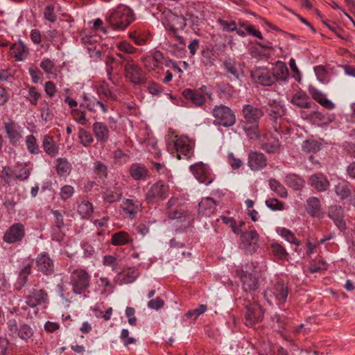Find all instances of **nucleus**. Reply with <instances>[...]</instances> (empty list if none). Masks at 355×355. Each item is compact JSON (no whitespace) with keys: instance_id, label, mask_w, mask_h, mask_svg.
I'll return each instance as SVG.
<instances>
[{"instance_id":"nucleus-1","label":"nucleus","mask_w":355,"mask_h":355,"mask_svg":"<svg viewBox=\"0 0 355 355\" xmlns=\"http://www.w3.org/2000/svg\"><path fill=\"white\" fill-rule=\"evenodd\" d=\"M134 20L135 14L132 10L123 4L119 5L106 16V21L116 31L125 29Z\"/></svg>"},{"instance_id":"nucleus-2","label":"nucleus","mask_w":355,"mask_h":355,"mask_svg":"<svg viewBox=\"0 0 355 355\" xmlns=\"http://www.w3.org/2000/svg\"><path fill=\"white\" fill-rule=\"evenodd\" d=\"M84 101L79 104L78 109H72L70 114L73 119L80 125H86L89 120L86 117V110L95 113L96 106H99L103 113L107 112V107L103 102L98 100H93L85 96H83Z\"/></svg>"},{"instance_id":"nucleus-3","label":"nucleus","mask_w":355,"mask_h":355,"mask_svg":"<svg viewBox=\"0 0 355 355\" xmlns=\"http://www.w3.org/2000/svg\"><path fill=\"white\" fill-rule=\"evenodd\" d=\"M289 293L288 287L283 280L277 279L264 291L263 297L268 303L272 305L275 303L279 306L284 305Z\"/></svg>"},{"instance_id":"nucleus-4","label":"nucleus","mask_w":355,"mask_h":355,"mask_svg":"<svg viewBox=\"0 0 355 355\" xmlns=\"http://www.w3.org/2000/svg\"><path fill=\"white\" fill-rule=\"evenodd\" d=\"M211 114L214 118V123L224 128L233 126L236 121L234 112L223 104L216 105L212 109Z\"/></svg>"},{"instance_id":"nucleus-5","label":"nucleus","mask_w":355,"mask_h":355,"mask_svg":"<svg viewBox=\"0 0 355 355\" xmlns=\"http://www.w3.org/2000/svg\"><path fill=\"white\" fill-rule=\"evenodd\" d=\"M240 278L242 288L247 295L248 293H251L258 289L259 281L256 267L252 263H246L242 267Z\"/></svg>"},{"instance_id":"nucleus-6","label":"nucleus","mask_w":355,"mask_h":355,"mask_svg":"<svg viewBox=\"0 0 355 355\" xmlns=\"http://www.w3.org/2000/svg\"><path fill=\"white\" fill-rule=\"evenodd\" d=\"M169 193V186L163 180L153 184L145 195V200L148 204H155L164 200Z\"/></svg>"},{"instance_id":"nucleus-7","label":"nucleus","mask_w":355,"mask_h":355,"mask_svg":"<svg viewBox=\"0 0 355 355\" xmlns=\"http://www.w3.org/2000/svg\"><path fill=\"white\" fill-rule=\"evenodd\" d=\"M90 275L83 269L74 270L70 276V284L76 294H82L89 286Z\"/></svg>"},{"instance_id":"nucleus-8","label":"nucleus","mask_w":355,"mask_h":355,"mask_svg":"<svg viewBox=\"0 0 355 355\" xmlns=\"http://www.w3.org/2000/svg\"><path fill=\"white\" fill-rule=\"evenodd\" d=\"M127 62L124 64V75L135 85H143L146 78L142 69L135 63L133 60L126 58Z\"/></svg>"},{"instance_id":"nucleus-9","label":"nucleus","mask_w":355,"mask_h":355,"mask_svg":"<svg viewBox=\"0 0 355 355\" xmlns=\"http://www.w3.org/2000/svg\"><path fill=\"white\" fill-rule=\"evenodd\" d=\"M250 76L257 84L263 86H270L277 80L275 73L264 67H257L250 71Z\"/></svg>"},{"instance_id":"nucleus-10","label":"nucleus","mask_w":355,"mask_h":355,"mask_svg":"<svg viewBox=\"0 0 355 355\" xmlns=\"http://www.w3.org/2000/svg\"><path fill=\"white\" fill-rule=\"evenodd\" d=\"M259 236L254 230L245 231L241 235V245L247 254H253L259 248Z\"/></svg>"},{"instance_id":"nucleus-11","label":"nucleus","mask_w":355,"mask_h":355,"mask_svg":"<svg viewBox=\"0 0 355 355\" xmlns=\"http://www.w3.org/2000/svg\"><path fill=\"white\" fill-rule=\"evenodd\" d=\"M173 146L176 151L175 157L178 159H182V155L189 158L193 153V142L186 136L176 137Z\"/></svg>"},{"instance_id":"nucleus-12","label":"nucleus","mask_w":355,"mask_h":355,"mask_svg":"<svg viewBox=\"0 0 355 355\" xmlns=\"http://www.w3.org/2000/svg\"><path fill=\"white\" fill-rule=\"evenodd\" d=\"M270 120L272 121V125L275 132H278V128L280 125L278 123V119H281L286 112L284 106L278 101H270L265 107Z\"/></svg>"},{"instance_id":"nucleus-13","label":"nucleus","mask_w":355,"mask_h":355,"mask_svg":"<svg viewBox=\"0 0 355 355\" xmlns=\"http://www.w3.org/2000/svg\"><path fill=\"white\" fill-rule=\"evenodd\" d=\"M24 236L25 226L21 223H15L6 230L3 236V241L12 244L21 241Z\"/></svg>"},{"instance_id":"nucleus-14","label":"nucleus","mask_w":355,"mask_h":355,"mask_svg":"<svg viewBox=\"0 0 355 355\" xmlns=\"http://www.w3.org/2000/svg\"><path fill=\"white\" fill-rule=\"evenodd\" d=\"M246 313L245 315V324L246 326L252 327L259 322L263 318V310L257 303H249L245 305Z\"/></svg>"},{"instance_id":"nucleus-15","label":"nucleus","mask_w":355,"mask_h":355,"mask_svg":"<svg viewBox=\"0 0 355 355\" xmlns=\"http://www.w3.org/2000/svg\"><path fill=\"white\" fill-rule=\"evenodd\" d=\"M35 263L37 270L43 275L49 276L54 273V261L47 252L40 253L36 257Z\"/></svg>"},{"instance_id":"nucleus-16","label":"nucleus","mask_w":355,"mask_h":355,"mask_svg":"<svg viewBox=\"0 0 355 355\" xmlns=\"http://www.w3.org/2000/svg\"><path fill=\"white\" fill-rule=\"evenodd\" d=\"M190 169L200 182L208 185L213 182L214 178L209 167L207 164L198 162L191 165Z\"/></svg>"},{"instance_id":"nucleus-17","label":"nucleus","mask_w":355,"mask_h":355,"mask_svg":"<svg viewBox=\"0 0 355 355\" xmlns=\"http://www.w3.org/2000/svg\"><path fill=\"white\" fill-rule=\"evenodd\" d=\"M243 120L241 123L259 125V120L263 116V112L261 109L251 105H245L242 110Z\"/></svg>"},{"instance_id":"nucleus-18","label":"nucleus","mask_w":355,"mask_h":355,"mask_svg":"<svg viewBox=\"0 0 355 355\" xmlns=\"http://www.w3.org/2000/svg\"><path fill=\"white\" fill-rule=\"evenodd\" d=\"M3 128L10 144H16L21 139L22 128L12 119H9L6 122H4Z\"/></svg>"},{"instance_id":"nucleus-19","label":"nucleus","mask_w":355,"mask_h":355,"mask_svg":"<svg viewBox=\"0 0 355 355\" xmlns=\"http://www.w3.org/2000/svg\"><path fill=\"white\" fill-rule=\"evenodd\" d=\"M197 3L193 2L189 8H183L182 10H180L177 11L175 9V14L176 15H180L182 17V22L181 24V28L183 29L187 26V21H189L191 23V26H198L199 17L193 14L192 9H196Z\"/></svg>"},{"instance_id":"nucleus-20","label":"nucleus","mask_w":355,"mask_h":355,"mask_svg":"<svg viewBox=\"0 0 355 355\" xmlns=\"http://www.w3.org/2000/svg\"><path fill=\"white\" fill-rule=\"evenodd\" d=\"M184 98L196 107H202L206 103V98L200 94V91L187 88L182 92Z\"/></svg>"},{"instance_id":"nucleus-21","label":"nucleus","mask_w":355,"mask_h":355,"mask_svg":"<svg viewBox=\"0 0 355 355\" xmlns=\"http://www.w3.org/2000/svg\"><path fill=\"white\" fill-rule=\"evenodd\" d=\"M47 300L48 294L44 289L38 290L33 288L26 297V305L32 308L45 303Z\"/></svg>"},{"instance_id":"nucleus-22","label":"nucleus","mask_w":355,"mask_h":355,"mask_svg":"<svg viewBox=\"0 0 355 355\" xmlns=\"http://www.w3.org/2000/svg\"><path fill=\"white\" fill-rule=\"evenodd\" d=\"M139 276V270L135 268H129L123 270L116 275L114 282L119 285L131 284Z\"/></svg>"},{"instance_id":"nucleus-23","label":"nucleus","mask_w":355,"mask_h":355,"mask_svg":"<svg viewBox=\"0 0 355 355\" xmlns=\"http://www.w3.org/2000/svg\"><path fill=\"white\" fill-rule=\"evenodd\" d=\"M8 53L16 61H22L28 58L29 49L21 40H19L17 42L10 44Z\"/></svg>"},{"instance_id":"nucleus-24","label":"nucleus","mask_w":355,"mask_h":355,"mask_svg":"<svg viewBox=\"0 0 355 355\" xmlns=\"http://www.w3.org/2000/svg\"><path fill=\"white\" fill-rule=\"evenodd\" d=\"M248 166L252 171H260L267 166V159L263 153L252 151L248 154Z\"/></svg>"},{"instance_id":"nucleus-25","label":"nucleus","mask_w":355,"mask_h":355,"mask_svg":"<svg viewBox=\"0 0 355 355\" xmlns=\"http://www.w3.org/2000/svg\"><path fill=\"white\" fill-rule=\"evenodd\" d=\"M309 182L311 187L318 192L327 191L330 186L327 177L322 173L311 175L309 178Z\"/></svg>"},{"instance_id":"nucleus-26","label":"nucleus","mask_w":355,"mask_h":355,"mask_svg":"<svg viewBox=\"0 0 355 355\" xmlns=\"http://www.w3.org/2000/svg\"><path fill=\"white\" fill-rule=\"evenodd\" d=\"M279 139L272 133H266L261 141V148L268 153H275L280 148Z\"/></svg>"},{"instance_id":"nucleus-27","label":"nucleus","mask_w":355,"mask_h":355,"mask_svg":"<svg viewBox=\"0 0 355 355\" xmlns=\"http://www.w3.org/2000/svg\"><path fill=\"white\" fill-rule=\"evenodd\" d=\"M92 130L96 140L101 144L108 141L110 131L107 125L103 122H95L92 125Z\"/></svg>"},{"instance_id":"nucleus-28","label":"nucleus","mask_w":355,"mask_h":355,"mask_svg":"<svg viewBox=\"0 0 355 355\" xmlns=\"http://www.w3.org/2000/svg\"><path fill=\"white\" fill-rule=\"evenodd\" d=\"M329 216L334 221L339 230L345 229V222L343 219V209L340 205H331L329 209Z\"/></svg>"},{"instance_id":"nucleus-29","label":"nucleus","mask_w":355,"mask_h":355,"mask_svg":"<svg viewBox=\"0 0 355 355\" xmlns=\"http://www.w3.org/2000/svg\"><path fill=\"white\" fill-rule=\"evenodd\" d=\"M130 176L136 181H144L149 177V171L142 164L134 163L129 169Z\"/></svg>"},{"instance_id":"nucleus-30","label":"nucleus","mask_w":355,"mask_h":355,"mask_svg":"<svg viewBox=\"0 0 355 355\" xmlns=\"http://www.w3.org/2000/svg\"><path fill=\"white\" fill-rule=\"evenodd\" d=\"M216 202L212 198L207 197L202 198L198 205V212L202 216H209L216 209Z\"/></svg>"},{"instance_id":"nucleus-31","label":"nucleus","mask_w":355,"mask_h":355,"mask_svg":"<svg viewBox=\"0 0 355 355\" xmlns=\"http://www.w3.org/2000/svg\"><path fill=\"white\" fill-rule=\"evenodd\" d=\"M32 266L31 263L23 265L15 285L17 290H21L27 283L28 277L31 273Z\"/></svg>"},{"instance_id":"nucleus-32","label":"nucleus","mask_w":355,"mask_h":355,"mask_svg":"<svg viewBox=\"0 0 355 355\" xmlns=\"http://www.w3.org/2000/svg\"><path fill=\"white\" fill-rule=\"evenodd\" d=\"M291 103L301 108L308 109L311 105L309 96L303 91H298L293 94Z\"/></svg>"},{"instance_id":"nucleus-33","label":"nucleus","mask_w":355,"mask_h":355,"mask_svg":"<svg viewBox=\"0 0 355 355\" xmlns=\"http://www.w3.org/2000/svg\"><path fill=\"white\" fill-rule=\"evenodd\" d=\"M43 148L46 154L51 157H55L59 152L57 144L53 141L52 137L44 135L42 141Z\"/></svg>"},{"instance_id":"nucleus-34","label":"nucleus","mask_w":355,"mask_h":355,"mask_svg":"<svg viewBox=\"0 0 355 355\" xmlns=\"http://www.w3.org/2000/svg\"><path fill=\"white\" fill-rule=\"evenodd\" d=\"M306 211L311 216H319L321 211L320 200L316 197H310L306 200Z\"/></svg>"},{"instance_id":"nucleus-35","label":"nucleus","mask_w":355,"mask_h":355,"mask_svg":"<svg viewBox=\"0 0 355 355\" xmlns=\"http://www.w3.org/2000/svg\"><path fill=\"white\" fill-rule=\"evenodd\" d=\"M286 184L294 190H302L305 184L304 180L296 174H288L285 177Z\"/></svg>"},{"instance_id":"nucleus-36","label":"nucleus","mask_w":355,"mask_h":355,"mask_svg":"<svg viewBox=\"0 0 355 355\" xmlns=\"http://www.w3.org/2000/svg\"><path fill=\"white\" fill-rule=\"evenodd\" d=\"M130 242L132 239L129 234L125 231H120L112 235L111 243L115 246L124 245Z\"/></svg>"},{"instance_id":"nucleus-37","label":"nucleus","mask_w":355,"mask_h":355,"mask_svg":"<svg viewBox=\"0 0 355 355\" xmlns=\"http://www.w3.org/2000/svg\"><path fill=\"white\" fill-rule=\"evenodd\" d=\"M60 10V7L58 5H47L44 10V18L51 23L55 22L58 19V12Z\"/></svg>"},{"instance_id":"nucleus-38","label":"nucleus","mask_w":355,"mask_h":355,"mask_svg":"<svg viewBox=\"0 0 355 355\" xmlns=\"http://www.w3.org/2000/svg\"><path fill=\"white\" fill-rule=\"evenodd\" d=\"M241 125L243 130L248 139L251 140L260 139L261 134L259 131V125H250L246 123H241Z\"/></svg>"},{"instance_id":"nucleus-39","label":"nucleus","mask_w":355,"mask_h":355,"mask_svg":"<svg viewBox=\"0 0 355 355\" xmlns=\"http://www.w3.org/2000/svg\"><path fill=\"white\" fill-rule=\"evenodd\" d=\"M78 213L83 219H89L93 213V206L89 201L81 202L77 208Z\"/></svg>"},{"instance_id":"nucleus-40","label":"nucleus","mask_w":355,"mask_h":355,"mask_svg":"<svg viewBox=\"0 0 355 355\" xmlns=\"http://www.w3.org/2000/svg\"><path fill=\"white\" fill-rule=\"evenodd\" d=\"M322 144L316 140L306 139L302 142V148L304 152L315 153L322 148Z\"/></svg>"},{"instance_id":"nucleus-41","label":"nucleus","mask_w":355,"mask_h":355,"mask_svg":"<svg viewBox=\"0 0 355 355\" xmlns=\"http://www.w3.org/2000/svg\"><path fill=\"white\" fill-rule=\"evenodd\" d=\"M223 66L226 71L232 74L236 79L240 78L241 73L236 67V62L234 58H226L223 62Z\"/></svg>"},{"instance_id":"nucleus-42","label":"nucleus","mask_w":355,"mask_h":355,"mask_svg":"<svg viewBox=\"0 0 355 355\" xmlns=\"http://www.w3.org/2000/svg\"><path fill=\"white\" fill-rule=\"evenodd\" d=\"M71 165L67 158H58L57 159L56 171L60 176L68 175L71 171Z\"/></svg>"},{"instance_id":"nucleus-43","label":"nucleus","mask_w":355,"mask_h":355,"mask_svg":"<svg viewBox=\"0 0 355 355\" xmlns=\"http://www.w3.org/2000/svg\"><path fill=\"white\" fill-rule=\"evenodd\" d=\"M123 203L126 205V207L123 208V211L130 219H133L139 210V204H136L131 199H125Z\"/></svg>"},{"instance_id":"nucleus-44","label":"nucleus","mask_w":355,"mask_h":355,"mask_svg":"<svg viewBox=\"0 0 355 355\" xmlns=\"http://www.w3.org/2000/svg\"><path fill=\"white\" fill-rule=\"evenodd\" d=\"M271 250L274 257L279 260H285L288 255L285 248L278 243H272L271 244Z\"/></svg>"},{"instance_id":"nucleus-45","label":"nucleus","mask_w":355,"mask_h":355,"mask_svg":"<svg viewBox=\"0 0 355 355\" xmlns=\"http://www.w3.org/2000/svg\"><path fill=\"white\" fill-rule=\"evenodd\" d=\"M335 192L340 198L344 200L350 196L351 191L349 184L346 182H340L335 186Z\"/></svg>"},{"instance_id":"nucleus-46","label":"nucleus","mask_w":355,"mask_h":355,"mask_svg":"<svg viewBox=\"0 0 355 355\" xmlns=\"http://www.w3.org/2000/svg\"><path fill=\"white\" fill-rule=\"evenodd\" d=\"M269 185L270 189L274 191L279 196L286 198L288 195L287 191L284 186L275 179H270L269 180Z\"/></svg>"},{"instance_id":"nucleus-47","label":"nucleus","mask_w":355,"mask_h":355,"mask_svg":"<svg viewBox=\"0 0 355 355\" xmlns=\"http://www.w3.org/2000/svg\"><path fill=\"white\" fill-rule=\"evenodd\" d=\"M78 139L80 143L85 147L90 146L94 141L92 134L83 128H79Z\"/></svg>"},{"instance_id":"nucleus-48","label":"nucleus","mask_w":355,"mask_h":355,"mask_svg":"<svg viewBox=\"0 0 355 355\" xmlns=\"http://www.w3.org/2000/svg\"><path fill=\"white\" fill-rule=\"evenodd\" d=\"M279 234L290 243L295 244L297 246L301 245L300 241L296 238L294 233H293L290 230L283 227L279 231Z\"/></svg>"},{"instance_id":"nucleus-49","label":"nucleus","mask_w":355,"mask_h":355,"mask_svg":"<svg viewBox=\"0 0 355 355\" xmlns=\"http://www.w3.org/2000/svg\"><path fill=\"white\" fill-rule=\"evenodd\" d=\"M25 141L27 149L30 153L38 154L40 153V148L35 136L33 135L26 136Z\"/></svg>"},{"instance_id":"nucleus-50","label":"nucleus","mask_w":355,"mask_h":355,"mask_svg":"<svg viewBox=\"0 0 355 355\" xmlns=\"http://www.w3.org/2000/svg\"><path fill=\"white\" fill-rule=\"evenodd\" d=\"M121 196L122 192L119 189L115 191H107L103 193V199L110 204L119 200Z\"/></svg>"},{"instance_id":"nucleus-51","label":"nucleus","mask_w":355,"mask_h":355,"mask_svg":"<svg viewBox=\"0 0 355 355\" xmlns=\"http://www.w3.org/2000/svg\"><path fill=\"white\" fill-rule=\"evenodd\" d=\"M33 335V329L27 324H21L17 336L22 340H28Z\"/></svg>"},{"instance_id":"nucleus-52","label":"nucleus","mask_w":355,"mask_h":355,"mask_svg":"<svg viewBox=\"0 0 355 355\" xmlns=\"http://www.w3.org/2000/svg\"><path fill=\"white\" fill-rule=\"evenodd\" d=\"M129 37L135 42L136 45L141 46L146 44L147 40V35L141 33L137 31L130 32Z\"/></svg>"},{"instance_id":"nucleus-53","label":"nucleus","mask_w":355,"mask_h":355,"mask_svg":"<svg viewBox=\"0 0 355 355\" xmlns=\"http://www.w3.org/2000/svg\"><path fill=\"white\" fill-rule=\"evenodd\" d=\"M322 22L331 31L334 33L338 37L344 39V37L342 35L343 30L335 22L329 21L328 19H322Z\"/></svg>"},{"instance_id":"nucleus-54","label":"nucleus","mask_w":355,"mask_h":355,"mask_svg":"<svg viewBox=\"0 0 355 355\" xmlns=\"http://www.w3.org/2000/svg\"><path fill=\"white\" fill-rule=\"evenodd\" d=\"M40 96L41 94L37 90L35 87L28 86V96L27 98L30 101L31 104L36 105Z\"/></svg>"},{"instance_id":"nucleus-55","label":"nucleus","mask_w":355,"mask_h":355,"mask_svg":"<svg viewBox=\"0 0 355 355\" xmlns=\"http://www.w3.org/2000/svg\"><path fill=\"white\" fill-rule=\"evenodd\" d=\"M94 172L101 178H105L107 175V167L101 162L98 161L94 162Z\"/></svg>"},{"instance_id":"nucleus-56","label":"nucleus","mask_w":355,"mask_h":355,"mask_svg":"<svg viewBox=\"0 0 355 355\" xmlns=\"http://www.w3.org/2000/svg\"><path fill=\"white\" fill-rule=\"evenodd\" d=\"M14 177L19 180H25L30 175V171L26 167H16L14 171Z\"/></svg>"},{"instance_id":"nucleus-57","label":"nucleus","mask_w":355,"mask_h":355,"mask_svg":"<svg viewBox=\"0 0 355 355\" xmlns=\"http://www.w3.org/2000/svg\"><path fill=\"white\" fill-rule=\"evenodd\" d=\"M116 48L121 52H123L126 54H132L135 53L137 49L132 46L129 42L127 41H123L119 42L116 44Z\"/></svg>"},{"instance_id":"nucleus-58","label":"nucleus","mask_w":355,"mask_h":355,"mask_svg":"<svg viewBox=\"0 0 355 355\" xmlns=\"http://www.w3.org/2000/svg\"><path fill=\"white\" fill-rule=\"evenodd\" d=\"M266 205L272 210H282L284 209V203L276 198L266 200Z\"/></svg>"},{"instance_id":"nucleus-59","label":"nucleus","mask_w":355,"mask_h":355,"mask_svg":"<svg viewBox=\"0 0 355 355\" xmlns=\"http://www.w3.org/2000/svg\"><path fill=\"white\" fill-rule=\"evenodd\" d=\"M87 51L91 58L98 59L101 55V46L100 44L92 45L86 46Z\"/></svg>"},{"instance_id":"nucleus-60","label":"nucleus","mask_w":355,"mask_h":355,"mask_svg":"<svg viewBox=\"0 0 355 355\" xmlns=\"http://www.w3.org/2000/svg\"><path fill=\"white\" fill-rule=\"evenodd\" d=\"M277 65H279L278 71L279 72L277 73L276 76L277 77V80H286L288 76V70L286 67V65L282 62H278Z\"/></svg>"},{"instance_id":"nucleus-61","label":"nucleus","mask_w":355,"mask_h":355,"mask_svg":"<svg viewBox=\"0 0 355 355\" xmlns=\"http://www.w3.org/2000/svg\"><path fill=\"white\" fill-rule=\"evenodd\" d=\"M218 22L222 26L223 29L226 31L232 32L234 31V30H237L236 24L234 21H227L222 19H218Z\"/></svg>"},{"instance_id":"nucleus-62","label":"nucleus","mask_w":355,"mask_h":355,"mask_svg":"<svg viewBox=\"0 0 355 355\" xmlns=\"http://www.w3.org/2000/svg\"><path fill=\"white\" fill-rule=\"evenodd\" d=\"M74 193L73 187L71 185H65L61 188L60 198L63 200L70 198Z\"/></svg>"},{"instance_id":"nucleus-63","label":"nucleus","mask_w":355,"mask_h":355,"mask_svg":"<svg viewBox=\"0 0 355 355\" xmlns=\"http://www.w3.org/2000/svg\"><path fill=\"white\" fill-rule=\"evenodd\" d=\"M40 66L46 73H52L55 64L49 58H44L41 62Z\"/></svg>"},{"instance_id":"nucleus-64","label":"nucleus","mask_w":355,"mask_h":355,"mask_svg":"<svg viewBox=\"0 0 355 355\" xmlns=\"http://www.w3.org/2000/svg\"><path fill=\"white\" fill-rule=\"evenodd\" d=\"M8 330L10 336L15 338L17 336L19 328L15 319H10L7 322Z\"/></svg>"}]
</instances>
